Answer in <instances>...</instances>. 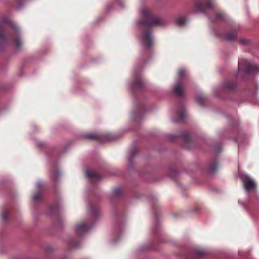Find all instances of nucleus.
<instances>
[{
  "label": "nucleus",
  "instance_id": "nucleus-1",
  "mask_svg": "<svg viewBox=\"0 0 259 259\" xmlns=\"http://www.w3.org/2000/svg\"><path fill=\"white\" fill-rule=\"evenodd\" d=\"M140 19L137 21V26L142 30L139 36L143 48L149 50L154 44V37L151 30L153 26L161 25L163 20L159 17L153 15L151 11L146 8H143L140 11Z\"/></svg>",
  "mask_w": 259,
  "mask_h": 259
},
{
  "label": "nucleus",
  "instance_id": "nucleus-2",
  "mask_svg": "<svg viewBox=\"0 0 259 259\" xmlns=\"http://www.w3.org/2000/svg\"><path fill=\"white\" fill-rule=\"evenodd\" d=\"M9 42H13L17 49L23 44L19 27L5 16L0 18V43L5 46Z\"/></svg>",
  "mask_w": 259,
  "mask_h": 259
},
{
  "label": "nucleus",
  "instance_id": "nucleus-3",
  "mask_svg": "<svg viewBox=\"0 0 259 259\" xmlns=\"http://www.w3.org/2000/svg\"><path fill=\"white\" fill-rule=\"evenodd\" d=\"M142 65H136L132 70L130 80L127 81L129 89L133 93L141 90L143 87V82L141 78Z\"/></svg>",
  "mask_w": 259,
  "mask_h": 259
},
{
  "label": "nucleus",
  "instance_id": "nucleus-4",
  "mask_svg": "<svg viewBox=\"0 0 259 259\" xmlns=\"http://www.w3.org/2000/svg\"><path fill=\"white\" fill-rule=\"evenodd\" d=\"M188 81V76L184 68H180L178 72V76L175 83L172 87V93L179 97L184 95V88Z\"/></svg>",
  "mask_w": 259,
  "mask_h": 259
},
{
  "label": "nucleus",
  "instance_id": "nucleus-5",
  "mask_svg": "<svg viewBox=\"0 0 259 259\" xmlns=\"http://www.w3.org/2000/svg\"><path fill=\"white\" fill-rule=\"evenodd\" d=\"M238 72L243 71L244 73H257L259 72V65L249 63L244 58H239L238 64Z\"/></svg>",
  "mask_w": 259,
  "mask_h": 259
},
{
  "label": "nucleus",
  "instance_id": "nucleus-6",
  "mask_svg": "<svg viewBox=\"0 0 259 259\" xmlns=\"http://www.w3.org/2000/svg\"><path fill=\"white\" fill-rule=\"evenodd\" d=\"M242 180L247 194L248 199H250V193L252 192L255 195V199L259 200V197L257 195L256 184L254 181L247 175H244L242 178Z\"/></svg>",
  "mask_w": 259,
  "mask_h": 259
},
{
  "label": "nucleus",
  "instance_id": "nucleus-7",
  "mask_svg": "<svg viewBox=\"0 0 259 259\" xmlns=\"http://www.w3.org/2000/svg\"><path fill=\"white\" fill-rule=\"evenodd\" d=\"M93 226L88 221H85L77 224L74 227V231L76 235L80 237L88 233Z\"/></svg>",
  "mask_w": 259,
  "mask_h": 259
},
{
  "label": "nucleus",
  "instance_id": "nucleus-8",
  "mask_svg": "<svg viewBox=\"0 0 259 259\" xmlns=\"http://www.w3.org/2000/svg\"><path fill=\"white\" fill-rule=\"evenodd\" d=\"M214 3V0H207L205 4L200 2H197L195 4V8L197 13H203L204 12V8H213Z\"/></svg>",
  "mask_w": 259,
  "mask_h": 259
},
{
  "label": "nucleus",
  "instance_id": "nucleus-9",
  "mask_svg": "<svg viewBox=\"0 0 259 259\" xmlns=\"http://www.w3.org/2000/svg\"><path fill=\"white\" fill-rule=\"evenodd\" d=\"M206 253V251L204 249L196 248L193 250L191 254L188 255L186 257L187 259H198Z\"/></svg>",
  "mask_w": 259,
  "mask_h": 259
},
{
  "label": "nucleus",
  "instance_id": "nucleus-10",
  "mask_svg": "<svg viewBox=\"0 0 259 259\" xmlns=\"http://www.w3.org/2000/svg\"><path fill=\"white\" fill-rule=\"evenodd\" d=\"M185 141L184 147L187 149L191 148L193 144V140L192 136L188 132H184L181 135Z\"/></svg>",
  "mask_w": 259,
  "mask_h": 259
},
{
  "label": "nucleus",
  "instance_id": "nucleus-11",
  "mask_svg": "<svg viewBox=\"0 0 259 259\" xmlns=\"http://www.w3.org/2000/svg\"><path fill=\"white\" fill-rule=\"evenodd\" d=\"M144 110V107L143 105H139L132 112L131 114V118L135 120L141 118Z\"/></svg>",
  "mask_w": 259,
  "mask_h": 259
},
{
  "label": "nucleus",
  "instance_id": "nucleus-12",
  "mask_svg": "<svg viewBox=\"0 0 259 259\" xmlns=\"http://www.w3.org/2000/svg\"><path fill=\"white\" fill-rule=\"evenodd\" d=\"M237 87L236 81H228L223 85V89L225 90L233 91Z\"/></svg>",
  "mask_w": 259,
  "mask_h": 259
},
{
  "label": "nucleus",
  "instance_id": "nucleus-13",
  "mask_svg": "<svg viewBox=\"0 0 259 259\" xmlns=\"http://www.w3.org/2000/svg\"><path fill=\"white\" fill-rule=\"evenodd\" d=\"M85 176L91 181H98L101 179L100 175L95 171H87Z\"/></svg>",
  "mask_w": 259,
  "mask_h": 259
},
{
  "label": "nucleus",
  "instance_id": "nucleus-14",
  "mask_svg": "<svg viewBox=\"0 0 259 259\" xmlns=\"http://www.w3.org/2000/svg\"><path fill=\"white\" fill-rule=\"evenodd\" d=\"M237 31L236 29L233 30L232 32H229L226 34L225 39L227 41H232L237 38Z\"/></svg>",
  "mask_w": 259,
  "mask_h": 259
},
{
  "label": "nucleus",
  "instance_id": "nucleus-15",
  "mask_svg": "<svg viewBox=\"0 0 259 259\" xmlns=\"http://www.w3.org/2000/svg\"><path fill=\"white\" fill-rule=\"evenodd\" d=\"M218 168V164L216 161H214L208 166L206 171L208 174H213L217 171Z\"/></svg>",
  "mask_w": 259,
  "mask_h": 259
},
{
  "label": "nucleus",
  "instance_id": "nucleus-16",
  "mask_svg": "<svg viewBox=\"0 0 259 259\" xmlns=\"http://www.w3.org/2000/svg\"><path fill=\"white\" fill-rule=\"evenodd\" d=\"M175 22L178 26H183L186 22V17L182 15L177 16L175 19Z\"/></svg>",
  "mask_w": 259,
  "mask_h": 259
},
{
  "label": "nucleus",
  "instance_id": "nucleus-17",
  "mask_svg": "<svg viewBox=\"0 0 259 259\" xmlns=\"http://www.w3.org/2000/svg\"><path fill=\"white\" fill-rule=\"evenodd\" d=\"M10 213V210L8 208H5L1 213L2 220L4 223H6L8 220V216Z\"/></svg>",
  "mask_w": 259,
  "mask_h": 259
},
{
  "label": "nucleus",
  "instance_id": "nucleus-18",
  "mask_svg": "<svg viewBox=\"0 0 259 259\" xmlns=\"http://www.w3.org/2000/svg\"><path fill=\"white\" fill-rule=\"evenodd\" d=\"M226 16L225 14L221 12H217L215 14V18H210L212 20H215L216 21L221 22L225 19Z\"/></svg>",
  "mask_w": 259,
  "mask_h": 259
},
{
  "label": "nucleus",
  "instance_id": "nucleus-19",
  "mask_svg": "<svg viewBox=\"0 0 259 259\" xmlns=\"http://www.w3.org/2000/svg\"><path fill=\"white\" fill-rule=\"evenodd\" d=\"M138 151H139L137 147H134L130 152L129 155L128 156L127 159H128L129 166L130 167H132V163H131L132 158L138 153Z\"/></svg>",
  "mask_w": 259,
  "mask_h": 259
},
{
  "label": "nucleus",
  "instance_id": "nucleus-20",
  "mask_svg": "<svg viewBox=\"0 0 259 259\" xmlns=\"http://www.w3.org/2000/svg\"><path fill=\"white\" fill-rule=\"evenodd\" d=\"M178 115L180 120H182L186 116L185 109L183 106L181 105L178 109Z\"/></svg>",
  "mask_w": 259,
  "mask_h": 259
},
{
  "label": "nucleus",
  "instance_id": "nucleus-21",
  "mask_svg": "<svg viewBox=\"0 0 259 259\" xmlns=\"http://www.w3.org/2000/svg\"><path fill=\"white\" fill-rule=\"evenodd\" d=\"M90 211L94 218H96L99 214V208L97 206H92L90 208Z\"/></svg>",
  "mask_w": 259,
  "mask_h": 259
},
{
  "label": "nucleus",
  "instance_id": "nucleus-22",
  "mask_svg": "<svg viewBox=\"0 0 259 259\" xmlns=\"http://www.w3.org/2000/svg\"><path fill=\"white\" fill-rule=\"evenodd\" d=\"M67 244L71 248L78 247L80 246V243L78 240L70 239L68 241Z\"/></svg>",
  "mask_w": 259,
  "mask_h": 259
},
{
  "label": "nucleus",
  "instance_id": "nucleus-23",
  "mask_svg": "<svg viewBox=\"0 0 259 259\" xmlns=\"http://www.w3.org/2000/svg\"><path fill=\"white\" fill-rule=\"evenodd\" d=\"M99 135L94 133H88L83 135V138L89 140H94L99 138Z\"/></svg>",
  "mask_w": 259,
  "mask_h": 259
},
{
  "label": "nucleus",
  "instance_id": "nucleus-24",
  "mask_svg": "<svg viewBox=\"0 0 259 259\" xmlns=\"http://www.w3.org/2000/svg\"><path fill=\"white\" fill-rule=\"evenodd\" d=\"M238 42L243 46H248L251 44V41L246 38H241L238 40Z\"/></svg>",
  "mask_w": 259,
  "mask_h": 259
},
{
  "label": "nucleus",
  "instance_id": "nucleus-25",
  "mask_svg": "<svg viewBox=\"0 0 259 259\" xmlns=\"http://www.w3.org/2000/svg\"><path fill=\"white\" fill-rule=\"evenodd\" d=\"M197 103L201 106H204L203 104L204 97L202 95H198L196 98Z\"/></svg>",
  "mask_w": 259,
  "mask_h": 259
},
{
  "label": "nucleus",
  "instance_id": "nucleus-26",
  "mask_svg": "<svg viewBox=\"0 0 259 259\" xmlns=\"http://www.w3.org/2000/svg\"><path fill=\"white\" fill-rule=\"evenodd\" d=\"M122 190L120 188H116L114 189L112 192V195L114 197L118 196L121 193Z\"/></svg>",
  "mask_w": 259,
  "mask_h": 259
},
{
  "label": "nucleus",
  "instance_id": "nucleus-27",
  "mask_svg": "<svg viewBox=\"0 0 259 259\" xmlns=\"http://www.w3.org/2000/svg\"><path fill=\"white\" fill-rule=\"evenodd\" d=\"M41 198V194L39 193H37L33 195L32 199L34 201H37L39 200Z\"/></svg>",
  "mask_w": 259,
  "mask_h": 259
},
{
  "label": "nucleus",
  "instance_id": "nucleus-28",
  "mask_svg": "<svg viewBox=\"0 0 259 259\" xmlns=\"http://www.w3.org/2000/svg\"><path fill=\"white\" fill-rule=\"evenodd\" d=\"M177 136L175 135L171 134L167 136V138L170 141H173L175 140Z\"/></svg>",
  "mask_w": 259,
  "mask_h": 259
},
{
  "label": "nucleus",
  "instance_id": "nucleus-29",
  "mask_svg": "<svg viewBox=\"0 0 259 259\" xmlns=\"http://www.w3.org/2000/svg\"><path fill=\"white\" fill-rule=\"evenodd\" d=\"M44 186V183L42 182L39 181L36 183V187L37 189H40L41 188H42Z\"/></svg>",
  "mask_w": 259,
  "mask_h": 259
},
{
  "label": "nucleus",
  "instance_id": "nucleus-30",
  "mask_svg": "<svg viewBox=\"0 0 259 259\" xmlns=\"http://www.w3.org/2000/svg\"><path fill=\"white\" fill-rule=\"evenodd\" d=\"M54 175H55V177L56 178H58V177H59L60 175H61V172H60V171L59 170L57 169L55 171V172Z\"/></svg>",
  "mask_w": 259,
  "mask_h": 259
},
{
  "label": "nucleus",
  "instance_id": "nucleus-31",
  "mask_svg": "<svg viewBox=\"0 0 259 259\" xmlns=\"http://www.w3.org/2000/svg\"><path fill=\"white\" fill-rule=\"evenodd\" d=\"M238 203L242 205V206L244 208V209H247V206L246 205L244 204V203L242 201H241L240 200L238 201Z\"/></svg>",
  "mask_w": 259,
  "mask_h": 259
},
{
  "label": "nucleus",
  "instance_id": "nucleus-32",
  "mask_svg": "<svg viewBox=\"0 0 259 259\" xmlns=\"http://www.w3.org/2000/svg\"><path fill=\"white\" fill-rule=\"evenodd\" d=\"M49 209H50V210L52 211V212H54L56 210V208L54 207H49Z\"/></svg>",
  "mask_w": 259,
  "mask_h": 259
},
{
  "label": "nucleus",
  "instance_id": "nucleus-33",
  "mask_svg": "<svg viewBox=\"0 0 259 259\" xmlns=\"http://www.w3.org/2000/svg\"><path fill=\"white\" fill-rule=\"evenodd\" d=\"M119 6H120V7L122 9L124 8V4L123 3H120L119 4Z\"/></svg>",
  "mask_w": 259,
  "mask_h": 259
},
{
  "label": "nucleus",
  "instance_id": "nucleus-34",
  "mask_svg": "<svg viewBox=\"0 0 259 259\" xmlns=\"http://www.w3.org/2000/svg\"><path fill=\"white\" fill-rule=\"evenodd\" d=\"M215 35H216L217 36H218V37H222V35H221V34H219V33H215Z\"/></svg>",
  "mask_w": 259,
  "mask_h": 259
},
{
  "label": "nucleus",
  "instance_id": "nucleus-35",
  "mask_svg": "<svg viewBox=\"0 0 259 259\" xmlns=\"http://www.w3.org/2000/svg\"><path fill=\"white\" fill-rule=\"evenodd\" d=\"M221 151V149H220V148H219V149H217L215 150L216 152H219V151Z\"/></svg>",
  "mask_w": 259,
  "mask_h": 259
},
{
  "label": "nucleus",
  "instance_id": "nucleus-36",
  "mask_svg": "<svg viewBox=\"0 0 259 259\" xmlns=\"http://www.w3.org/2000/svg\"><path fill=\"white\" fill-rule=\"evenodd\" d=\"M41 145H42V144H40V143H38V144H37V146H38V147H41Z\"/></svg>",
  "mask_w": 259,
  "mask_h": 259
},
{
  "label": "nucleus",
  "instance_id": "nucleus-37",
  "mask_svg": "<svg viewBox=\"0 0 259 259\" xmlns=\"http://www.w3.org/2000/svg\"><path fill=\"white\" fill-rule=\"evenodd\" d=\"M110 9H111V8L110 7L107 8V10L108 11H109Z\"/></svg>",
  "mask_w": 259,
  "mask_h": 259
},
{
  "label": "nucleus",
  "instance_id": "nucleus-38",
  "mask_svg": "<svg viewBox=\"0 0 259 259\" xmlns=\"http://www.w3.org/2000/svg\"><path fill=\"white\" fill-rule=\"evenodd\" d=\"M235 142H237V139H235Z\"/></svg>",
  "mask_w": 259,
  "mask_h": 259
}]
</instances>
